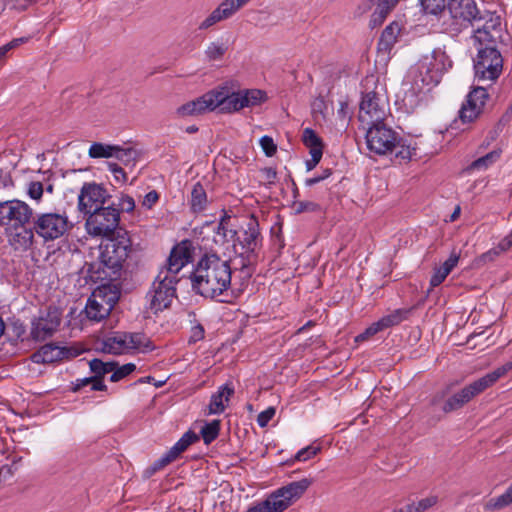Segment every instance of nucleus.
<instances>
[{"label": "nucleus", "mask_w": 512, "mask_h": 512, "mask_svg": "<svg viewBox=\"0 0 512 512\" xmlns=\"http://www.w3.org/2000/svg\"><path fill=\"white\" fill-rule=\"evenodd\" d=\"M234 267L230 261L221 259L216 253H206L199 260L192 273L191 281L193 289L205 298L218 299L225 302L234 290L242 291L248 281L241 286L233 282Z\"/></svg>", "instance_id": "nucleus-1"}, {"label": "nucleus", "mask_w": 512, "mask_h": 512, "mask_svg": "<svg viewBox=\"0 0 512 512\" xmlns=\"http://www.w3.org/2000/svg\"><path fill=\"white\" fill-rule=\"evenodd\" d=\"M261 247L259 225L255 220H250L246 228L242 230L234 243L235 259L232 261L234 270L239 272L241 286L249 281L255 271Z\"/></svg>", "instance_id": "nucleus-2"}, {"label": "nucleus", "mask_w": 512, "mask_h": 512, "mask_svg": "<svg viewBox=\"0 0 512 512\" xmlns=\"http://www.w3.org/2000/svg\"><path fill=\"white\" fill-rule=\"evenodd\" d=\"M215 109L219 108L223 113H234L246 107L259 106L266 102L267 95L259 89H243L231 91L227 86H219L213 89Z\"/></svg>", "instance_id": "nucleus-3"}, {"label": "nucleus", "mask_w": 512, "mask_h": 512, "mask_svg": "<svg viewBox=\"0 0 512 512\" xmlns=\"http://www.w3.org/2000/svg\"><path fill=\"white\" fill-rule=\"evenodd\" d=\"M512 369V362H507L504 365L496 368L485 376L475 380L469 385L462 388L457 393L449 397L444 403L442 410L444 413H450L462 408L465 404L470 402L474 397L484 392L487 388L492 386L498 379L504 376Z\"/></svg>", "instance_id": "nucleus-4"}, {"label": "nucleus", "mask_w": 512, "mask_h": 512, "mask_svg": "<svg viewBox=\"0 0 512 512\" xmlns=\"http://www.w3.org/2000/svg\"><path fill=\"white\" fill-rule=\"evenodd\" d=\"M132 251L131 240L126 235L108 239L99 256L102 271L106 278L117 279Z\"/></svg>", "instance_id": "nucleus-5"}, {"label": "nucleus", "mask_w": 512, "mask_h": 512, "mask_svg": "<svg viewBox=\"0 0 512 512\" xmlns=\"http://www.w3.org/2000/svg\"><path fill=\"white\" fill-rule=\"evenodd\" d=\"M311 484L312 480L308 478L291 482L275 490L266 500L246 512H283L301 498Z\"/></svg>", "instance_id": "nucleus-6"}, {"label": "nucleus", "mask_w": 512, "mask_h": 512, "mask_svg": "<svg viewBox=\"0 0 512 512\" xmlns=\"http://www.w3.org/2000/svg\"><path fill=\"white\" fill-rule=\"evenodd\" d=\"M503 58L493 45L479 46L474 59L475 80L478 84L491 85L501 75Z\"/></svg>", "instance_id": "nucleus-7"}, {"label": "nucleus", "mask_w": 512, "mask_h": 512, "mask_svg": "<svg viewBox=\"0 0 512 512\" xmlns=\"http://www.w3.org/2000/svg\"><path fill=\"white\" fill-rule=\"evenodd\" d=\"M153 349L150 338L143 333L116 332L104 339L102 345L103 352L115 355L146 353Z\"/></svg>", "instance_id": "nucleus-8"}, {"label": "nucleus", "mask_w": 512, "mask_h": 512, "mask_svg": "<svg viewBox=\"0 0 512 512\" xmlns=\"http://www.w3.org/2000/svg\"><path fill=\"white\" fill-rule=\"evenodd\" d=\"M31 221L36 235L44 242L61 238L74 226L65 212L38 213Z\"/></svg>", "instance_id": "nucleus-9"}, {"label": "nucleus", "mask_w": 512, "mask_h": 512, "mask_svg": "<svg viewBox=\"0 0 512 512\" xmlns=\"http://www.w3.org/2000/svg\"><path fill=\"white\" fill-rule=\"evenodd\" d=\"M179 278H172L167 272H159L147 293L149 309L157 314L168 308L176 297V285Z\"/></svg>", "instance_id": "nucleus-10"}, {"label": "nucleus", "mask_w": 512, "mask_h": 512, "mask_svg": "<svg viewBox=\"0 0 512 512\" xmlns=\"http://www.w3.org/2000/svg\"><path fill=\"white\" fill-rule=\"evenodd\" d=\"M119 222V209L113 206L95 208L94 211L88 213L85 228L87 233L93 237H109L114 233Z\"/></svg>", "instance_id": "nucleus-11"}, {"label": "nucleus", "mask_w": 512, "mask_h": 512, "mask_svg": "<svg viewBox=\"0 0 512 512\" xmlns=\"http://www.w3.org/2000/svg\"><path fill=\"white\" fill-rule=\"evenodd\" d=\"M33 209L18 199L0 201V226L8 230H18L29 224Z\"/></svg>", "instance_id": "nucleus-12"}, {"label": "nucleus", "mask_w": 512, "mask_h": 512, "mask_svg": "<svg viewBox=\"0 0 512 512\" xmlns=\"http://www.w3.org/2000/svg\"><path fill=\"white\" fill-rule=\"evenodd\" d=\"M501 18L495 12L481 11L471 28L474 44L479 46L491 45L496 42V34H499Z\"/></svg>", "instance_id": "nucleus-13"}, {"label": "nucleus", "mask_w": 512, "mask_h": 512, "mask_svg": "<svg viewBox=\"0 0 512 512\" xmlns=\"http://www.w3.org/2000/svg\"><path fill=\"white\" fill-rule=\"evenodd\" d=\"M366 130V144L371 152L386 155L394 151L397 144V134L384 123L363 128Z\"/></svg>", "instance_id": "nucleus-14"}, {"label": "nucleus", "mask_w": 512, "mask_h": 512, "mask_svg": "<svg viewBox=\"0 0 512 512\" xmlns=\"http://www.w3.org/2000/svg\"><path fill=\"white\" fill-rule=\"evenodd\" d=\"M386 115V102L377 93L368 92L363 95L358 114L362 128L383 123Z\"/></svg>", "instance_id": "nucleus-15"}, {"label": "nucleus", "mask_w": 512, "mask_h": 512, "mask_svg": "<svg viewBox=\"0 0 512 512\" xmlns=\"http://www.w3.org/2000/svg\"><path fill=\"white\" fill-rule=\"evenodd\" d=\"M489 94L483 86L475 87L466 96L458 112L462 124L475 122L484 112Z\"/></svg>", "instance_id": "nucleus-16"}, {"label": "nucleus", "mask_w": 512, "mask_h": 512, "mask_svg": "<svg viewBox=\"0 0 512 512\" xmlns=\"http://www.w3.org/2000/svg\"><path fill=\"white\" fill-rule=\"evenodd\" d=\"M82 350L76 346H58L55 344L43 345L31 355L32 362L36 364H49L62 360H69L79 356Z\"/></svg>", "instance_id": "nucleus-17"}, {"label": "nucleus", "mask_w": 512, "mask_h": 512, "mask_svg": "<svg viewBox=\"0 0 512 512\" xmlns=\"http://www.w3.org/2000/svg\"><path fill=\"white\" fill-rule=\"evenodd\" d=\"M108 198L105 188L101 185L92 183H84L78 195V209L79 211L88 214L103 207Z\"/></svg>", "instance_id": "nucleus-18"}, {"label": "nucleus", "mask_w": 512, "mask_h": 512, "mask_svg": "<svg viewBox=\"0 0 512 512\" xmlns=\"http://www.w3.org/2000/svg\"><path fill=\"white\" fill-rule=\"evenodd\" d=\"M114 304L115 299H107L104 290L99 288L89 297L85 312L88 319L99 322L110 314Z\"/></svg>", "instance_id": "nucleus-19"}, {"label": "nucleus", "mask_w": 512, "mask_h": 512, "mask_svg": "<svg viewBox=\"0 0 512 512\" xmlns=\"http://www.w3.org/2000/svg\"><path fill=\"white\" fill-rule=\"evenodd\" d=\"M191 261L192 253L190 244L188 241H183L171 250L166 266L159 272H167L168 276L178 278V273Z\"/></svg>", "instance_id": "nucleus-20"}, {"label": "nucleus", "mask_w": 512, "mask_h": 512, "mask_svg": "<svg viewBox=\"0 0 512 512\" xmlns=\"http://www.w3.org/2000/svg\"><path fill=\"white\" fill-rule=\"evenodd\" d=\"M398 2L399 0H363L359 9L362 13H365L375 7L370 17L369 26L376 28L383 24Z\"/></svg>", "instance_id": "nucleus-21"}, {"label": "nucleus", "mask_w": 512, "mask_h": 512, "mask_svg": "<svg viewBox=\"0 0 512 512\" xmlns=\"http://www.w3.org/2000/svg\"><path fill=\"white\" fill-rule=\"evenodd\" d=\"M449 12L453 19L459 21L464 28L471 27L474 19L481 12L474 0H452Z\"/></svg>", "instance_id": "nucleus-22"}, {"label": "nucleus", "mask_w": 512, "mask_h": 512, "mask_svg": "<svg viewBox=\"0 0 512 512\" xmlns=\"http://www.w3.org/2000/svg\"><path fill=\"white\" fill-rule=\"evenodd\" d=\"M430 62L420 59L417 64L410 70V77L413 85L419 91L424 89L430 90L440 82L437 74H434L429 68Z\"/></svg>", "instance_id": "nucleus-23"}, {"label": "nucleus", "mask_w": 512, "mask_h": 512, "mask_svg": "<svg viewBox=\"0 0 512 512\" xmlns=\"http://www.w3.org/2000/svg\"><path fill=\"white\" fill-rule=\"evenodd\" d=\"M199 436L193 431L189 430L183 434V436L165 453L160 459H158L154 465L153 470L157 471L168 464L175 461L191 444L197 442Z\"/></svg>", "instance_id": "nucleus-24"}, {"label": "nucleus", "mask_w": 512, "mask_h": 512, "mask_svg": "<svg viewBox=\"0 0 512 512\" xmlns=\"http://www.w3.org/2000/svg\"><path fill=\"white\" fill-rule=\"evenodd\" d=\"M213 97V90L205 93L201 97H198L195 100L189 101L183 105H181L177 109V113L180 116H197L201 115L207 111L215 110Z\"/></svg>", "instance_id": "nucleus-25"}, {"label": "nucleus", "mask_w": 512, "mask_h": 512, "mask_svg": "<svg viewBox=\"0 0 512 512\" xmlns=\"http://www.w3.org/2000/svg\"><path fill=\"white\" fill-rule=\"evenodd\" d=\"M61 319L56 312L48 313L46 317L39 318L33 327V335L37 339L51 336L59 327Z\"/></svg>", "instance_id": "nucleus-26"}, {"label": "nucleus", "mask_w": 512, "mask_h": 512, "mask_svg": "<svg viewBox=\"0 0 512 512\" xmlns=\"http://www.w3.org/2000/svg\"><path fill=\"white\" fill-rule=\"evenodd\" d=\"M9 243L15 250L27 251L34 244V235H36L33 225L30 228H20L18 230H8Z\"/></svg>", "instance_id": "nucleus-27"}, {"label": "nucleus", "mask_w": 512, "mask_h": 512, "mask_svg": "<svg viewBox=\"0 0 512 512\" xmlns=\"http://www.w3.org/2000/svg\"><path fill=\"white\" fill-rule=\"evenodd\" d=\"M422 60L430 62L429 68L441 79L443 73L452 67V60L441 48H435L430 54L424 55Z\"/></svg>", "instance_id": "nucleus-28"}, {"label": "nucleus", "mask_w": 512, "mask_h": 512, "mask_svg": "<svg viewBox=\"0 0 512 512\" xmlns=\"http://www.w3.org/2000/svg\"><path fill=\"white\" fill-rule=\"evenodd\" d=\"M460 254L452 251L449 258L438 268L434 269V273L430 279L431 288L439 286L451 271L457 266Z\"/></svg>", "instance_id": "nucleus-29"}, {"label": "nucleus", "mask_w": 512, "mask_h": 512, "mask_svg": "<svg viewBox=\"0 0 512 512\" xmlns=\"http://www.w3.org/2000/svg\"><path fill=\"white\" fill-rule=\"evenodd\" d=\"M401 32V26L398 22H392L383 30L378 42V49L384 52H390L398 40Z\"/></svg>", "instance_id": "nucleus-30"}, {"label": "nucleus", "mask_w": 512, "mask_h": 512, "mask_svg": "<svg viewBox=\"0 0 512 512\" xmlns=\"http://www.w3.org/2000/svg\"><path fill=\"white\" fill-rule=\"evenodd\" d=\"M234 389L228 385H224L220 388L217 394L211 397L209 404L210 414H220L224 411V402H228L229 398L233 395Z\"/></svg>", "instance_id": "nucleus-31"}, {"label": "nucleus", "mask_w": 512, "mask_h": 512, "mask_svg": "<svg viewBox=\"0 0 512 512\" xmlns=\"http://www.w3.org/2000/svg\"><path fill=\"white\" fill-rule=\"evenodd\" d=\"M512 504V483L505 492L484 502L483 508L486 511H500Z\"/></svg>", "instance_id": "nucleus-32"}, {"label": "nucleus", "mask_w": 512, "mask_h": 512, "mask_svg": "<svg viewBox=\"0 0 512 512\" xmlns=\"http://www.w3.org/2000/svg\"><path fill=\"white\" fill-rule=\"evenodd\" d=\"M207 194L204 187L197 182L191 191L190 206L193 212L203 211L207 206Z\"/></svg>", "instance_id": "nucleus-33"}, {"label": "nucleus", "mask_w": 512, "mask_h": 512, "mask_svg": "<svg viewBox=\"0 0 512 512\" xmlns=\"http://www.w3.org/2000/svg\"><path fill=\"white\" fill-rule=\"evenodd\" d=\"M231 17L228 9L225 7L223 2L214 9L208 17H206L199 25V29L205 30L215 25L216 23L228 19Z\"/></svg>", "instance_id": "nucleus-34"}, {"label": "nucleus", "mask_w": 512, "mask_h": 512, "mask_svg": "<svg viewBox=\"0 0 512 512\" xmlns=\"http://www.w3.org/2000/svg\"><path fill=\"white\" fill-rule=\"evenodd\" d=\"M116 366L117 362L115 361L104 362L100 359H92L89 362L91 372L99 381H103V377L108 373H112V370H114Z\"/></svg>", "instance_id": "nucleus-35"}, {"label": "nucleus", "mask_w": 512, "mask_h": 512, "mask_svg": "<svg viewBox=\"0 0 512 512\" xmlns=\"http://www.w3.org/2000/svg\"><path fill=\"white\" fill-rule=\"evenodd\" d=\"M500 157V151L493 150L486 155L479 157L474 160L468 167L467 171H483L490 167L493 163H495Z\"/></svg>", "instance_id": "nucleus-36"}, {"label": "nucleus", "mask_w": 512, "mask_h": 512, "mask_svg": "<svg viewBox=\"0 0 512 512\" xmlns=\"http://www.w3.org/2000/svg\"><path fill=\"white\" fill-rule=\"evenodd\" d=\"M411 309H396L388 315L383 316L379 321L380 326L383 330L389 327L400 324L402 321L408 318Z\"/></svg>", "instance_id": "nucleus-37"}, {"label": "nucleus", "mask_w": 512, "mask_h": 512, "mask_svg": "<svg viewBox=\"0 0 512 512\" xmlns=\"http://www.w3.org/2000/svg\"><path fill=\"white\" fill-rule=\"evenodd\" d=\"M116 145L94 142L91 144L88 155L90 158H111L114 157Z\"/></svg>", "instance_id": "nucleus-38"}, {"label": "nucleus", "mask_w": 512, "mask_h": 512, "mask_svg": "<svg viewBox=\"0 0 512 512\" xmlns=\"http://www.w3.org/2000/svg\"><path fill=\"white\" fill-rule=\"evenodd\" d=\"M139 153L133 147H121L116 145L114 157L125 166H134Z\"/></svg>", "instance_id": "nucleus-39"}, {"label": "nucleus", "mask_w": 512, "mask_h": 512, "mask_svg": "<svg viewBox=\"0 0 512 512\" xmlns=\"http://www.w3.org/2000/svg\"><path fill=\"white\" fill-rule=\"evenodd\" d=\"M420 4L427 14L438 15L445 9L449 10L452 0H419Z\"/></svg>", "instance_id": "nucleus-40"}, {"label": "nucleus", "mask_w": 512, "mask_h": 512, "mask_svg": "<svg viewBox=\"0 0 512 512\" xmlns=\"http://www.w3.org/2000/svg\"><path fill=\"white\" fill-rule=\"evenodd\" d=\"M302 141L305 144V146L309 148L310 153H313L316 150L323 153L322 141L314 130L306 128L303 131Z\"/></svg>", "instance_id": "nucleus-41"}, {"label": "nucleus", "mask_w": 512, "mask_h": 512, "mask_svg": "<svg viewBox=\"0 0 512 512\" xmlns=\"http://www.w3.org/2000/svg\"><path fill=\"white\" fill-rule=\"evenodd\" d=\"M438 503L437 496H429L405 506L404 512H426Z\"/></svg>", "instance_id": "nucleus-42"}, {"label": "nucleus", "mask_w": 512, "mask_h": 512, "mask_svg": "<svg viewBox=\"0 0 512 512\" xmlns=\"http://www.w3.org/2000/svg\"><path fill=\"white\" fill-rule=\"evenodd\" d=\"M227 50V44L219 41L211 42L205 50V56L209 61H219L223 58Z\"/></svg>", "instance_id": "nucleus-43"}, {"label": "nucleus", "mask_w": 512, "mask_h": 512, "mask_svg": "<svg viewBox=\"0 0 512 512\" xmlns=\"http://www.w3.org/2000/svg\"><path fill=\"white\" fill-rule=\"evenodd\" d=\"M88 385H91V390H93V391H105V390H107V386L104 384V382L97 380L94 375L91 376V377H85V378H82V379H77L73 383L72 390L74 392H77L81 388H83L85 386H88Z\"/></svg>", "instance_id": "nucleus-44"}, {"label": "nucleus", "mask_w": 512, "mask_h": 512, "mask_svg": "<svg viewBox=\"0 0 512 512\" xmlns=\"http://www.w3.org/2000/svg\"><path fill=\"white\" fill-rule=\"evenodd\" d=\"M219 431H220V420H213L209 423H206L201 428L200 434H201L205 444H210L218 437Z\"/></svg>", "instance_id": "nucleus-45"}, {"label": "nucleus", "mask_w": 512, "mask_h": 512, "mask_svg": "<svg viewBox=\"0 0 512 512\" xmlns=\"http://www.w3.org/2000/svg\"><path fill=\"white\" fill-rule=\"evenodd\" d=\"M213 231L215 233L213 241L216 245H224L228 241V234L230 237L235 235L234 231L227 229L223 220L214 226Z\"/></svg>", "instance_id": "nucleus-46"}, {"label": "nucleus", "mask_w": 512, "mask_h": 512, "mask_svg": "<svg viewBox=\"0 0 512 512\" xmlns=\"http://www.w3.org/2000/svg\"><path fill=\"white\" fill-rule=\"evenodd\" d=\"M135 369H136V365L133 363H127L122 366H119L117 364L115 369L112 370V374L110 376V381L118 382V381L124 379L125 377H127L128 375H130L133 371H135Z\"/></svg>", "instance_id": "nucleus-47"}, {"label": "nucleus", "mask_w": 512, "mask_h": 512, "mask_svg": "<svg viewBox=\"0 0 512 512\" xmlns=\"http://www.w3.org/2000/svg\"><path fill=\"white\" fill-rule=\"evenodd\" d=\"M396 157L401 160H410L414 155H416V149L410 147L409 145L401 144L400 140L397 138V144L395 149Z\"/></svg>", "instance_id": "nucleus-48"}, {"label": "nucleus", "mask_w": 512, "mask_h": 512, "mask_svg": "<svg viewBox=\"0 0 512 512\" xmlns=\"http://www.w3.org/2000/svg\"><path fill=\"white\" fill-rule=\"evenodd\" d=\"M382 330H383L382 326H380L379 321H377V322L373 323L372 325H370L364 332L357 335L355 337V341L356 342L366 341L369 338H371L373 335L377 334L378 332H380Z\"/></svg>", "instance_id": "nucleus-49"}, {"label": "nucleus", "mask_w": 512, "mask_h": 512, "mask_svg": "<svg viewBox=\"0 0 512 512\" xmlns=\"http://www.w3.org/2000/svg\"><path fill=\"white\" fill-rule=\"evenodd\" d=\"M107 166L117 183L123 184L127 181V175L121 166L113 162H108Z\"/></svg>", "instance_id": "nucleus-50"}, {"label": "nucleus", "mask_w": 512, "mask_h": 512, "mask_svg": "<svg viewBox=\"0 0 512 512\" xmlns=\"http://www.w3.org/2000/svg\"><path fill=\"white\" fill-rule=\"evenodd\" d=\"M259 142H260L261 148L263 149L264 153L268 157H271L276 153L277 146L274 143V140L272 139V137L265 135L260 138Z\"/></svg>", "instance_id": "nucleus-51"}, {"label": "nucleus", "mask_w": 512, "mask_h": 512, "mask_svg": "<svg viewBox=\"0 0 512 512\" xmlns=\"http://www.w3.org/2000/svg\"><path fill=\"white\" fill-rule=\"evenodd\" d=\"M320 451L319 446L309 445L297 452L295 458L298 461H306L315 456Z\"/></svg>", "instance_id": "nucleus-52"}, {"label": "nucleus", "mask_w": 512, "mask_h": 512, "mask_svg": "<svg viewBox=\"0 0 512 512\" xmlns=\"http://www.w3.org/2000/svg\"><path fill=\"white\" fill-rule=\"evenodd\" d=\"M294 210L296 213H303V212H314L319 209V205L312 201H298L295 202Z\"/></svg>", "instance_id": "nucleus-53"}, {"label": "nucleus", "mask_w": 512, "mask_h": 512, "mask_svg": "<svg viewBox=\"0 0 512 512\" xmlns=\"http://www.w3.org/2000/svg\"><path fill=\"white\" fill-rule=\"evenodd\" d=\"M43 185L39 181L30 182L28 186V195L34 200H40L43 195Z\"/></svg>", "instance_id": "nucleus-54"}, {"label": "nucleus", "mask_w": 512, "mask_h": 512, "mask_svg": "<svg viewBox=\"0 0 512 512\" xmlns=\"http://www.w3.org/2000/svg\"><path fill=\"white\" fill-rule=\"evenodd\" d=\"M275 408L268 407L266 410L262 411L257 417V423L260 427H265L270 422V420L275 415Z\"/></svg>", "instance_id": "nucleus-55"}, {"label": "nucleus", "mask_w": 512, "mask_h": 512, "mask_svg": "<svg viewBox=\"0 0 512 512\" xmlns=\"http://www.w3.org/2000/svg\"><path fill=\"white\" fill-rule=\"evenodd\" d=\"M251 0H225L223 4L228 9L231 16H233L238 10L249 3Z\"/></svg>", "instance_id": "nucleus-56"}, {"label": "nucleus", "mask_w": 512, "mask_h": 512, "mask_svg": "<svg viewBox=\"0 0 512 512\" xmlns=\"http://www.w3.org/2000/svg\"><path fill=\"white\" fill-rule=\"evenodd\" d=\"M499 255L500 254H499L498 250L496 248H492V249L488 250L487 252L483 253L482 255H480L476 259V264L483 265L488 262L494 261Z\"/></svg>", "instance_id": "nucleus-57"}, {"label": "nucleus", "mask_w": 512, "mask_h": 512, "mask_svg": "<svg viewBox=\"0 0 512 512\" xmlns=\"http://www.w3.org/2000/svg\"><path fill=\"white\" fill-rule=\"evenodd\" d=\"M205 330L201 324L192 326L190 331L189 343H196L204 339Z\"/></svg>", "instance_id": "nucleus-58"}, {"label": "nucleus", "mask_w": 512, "mask_h": 512, "mask_svg": "<svg viewBox=\"0 0 512 512\" xmlns=\"http://www.w3.org/2000/svg\"><path fill=\"white\" fill-rule=\"evenodd\" d=\"M118 206L121 211L132 212L135 208V201L129 195H122L119 199Z\"/></svg>", "instance_id": "nucleus-59"}, {"label": "nucleus", "mask_w": 512, "mask_h": 512, "mask_svg": "<svg viewBox=\"0 0 512 512\" xmlns=\"http://www.w3.org/2000/svg\"><path fill=\"white\" fill-rule=\"evenodd\" d=\"M261 178L266 184L272 185L276 181L277 172L271 167L264 168L261 170Z\"/></svg>", "instance_id": "nucleus-60"}, {"label": "nucleus", "mask_w": 512, "mask_h": 512, "mask_svg": "<svg viewBox=\"0 0 512 512\" xmlns=\"http://www.w3.org/2000/svg\"><path fill=\"white\" fill-rule=\"evenodd\" d=\"M158 200L159 194L155 190H152L144 196L142 206L147 209H151L158 202Z\"/></svg>", "instance_id": "nucleus-61"}, {"label": "nucleus", "mask_w": 512, "mask_h": 512, "mask_svg": "<svg viewBox=\"0 0 512 512\" xmlns=\"http://www.w3.org/2000/svg\"><path fill=\"white\" fill-rule=\"evenodd\" d=\"M14 475V469L12 465L0 466V484L9 480Z\"/></svg>", "instance_id": "nucleus-62"}, {"label": "nucleus", "mask_w": 512, "mask_h": 512, "mask_svg": "<svg viewBox=\"0 0 512 512\" xmlns=\"http://www.w3.org/2000/svg\"><path fill=\"white\" fill-rule=\"evenodd\" d=\"M330 175H331V170L326 169V170H324V172L321 175H317V176L306 179L305 184H306V186H313V185L327 179Z\"/></svg>", "instance_id": "nucleus-63"}, {"label": "nucleus", "mask_w": 512, "mask_h": 512, "mask_svg": "<svg viewBox=\"0 0 512 512\" xmlns=\"http://www.w3.org/2000/svg\"><path fill=\"white\" fill-rule=\"evenodd\" d=\"M311 159L306 161V168L308 171H311L316 167V165L320 162L322 158V152H319L318 150L314 151L313 153H310Z\"/></svg>", "instance_id": "nucleus-64"}]
</instances>
